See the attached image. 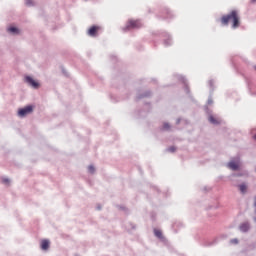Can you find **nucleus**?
I'll use <instances>...</instances> for the list:
<instances>
[{"label":"nucleus","mask_w":256,"mask_h":256,"mask_svg":"<svg viewBox=\"0 0 256 256\" xmlns=\"http://www.w3.org/2000/svg\"><path fill=\"white\" fill-rule=\"evenodd\" d=\"M230 21L232 23V29L241 27V17H239V12H237V10H232L230 13L225 14L220 18V22L223 27H227Z\"/></svg>","instance_id":"nucleus-1"},{"label":"nucleus","mask_w":256,"mask_h":256,"mask_svg":"<svg viewBox=\"0 0 256 256\" xmlns=\"http://www.w3.org/2000/svg\"><path fill=\"white\" fill-rule=\"evenodd\" d=\"M152 35L154 37H160V39H163L164 47H171V45H173V36H171L169 32L158 30V31L152 32Z\"/></svg>","instance_id":"nucleus-2"},{"label":"nucleus","mask_w":256,"mask_h":256,"mask_svg":"<svg viewBox=\"0 0 256 256\" xmlns=\"http://www.w3.org/2000/svg\"><path fill=\"white\" fill-rule=\"evenodd\" d=\"M178 81H180V83H182L183 85V90L186 93V95L188 96L189 99H191V101H195V98L193 97V94L191 93V88L189 87V82L187 81V77H185L184 75H177Z\"/></svg>","instance_id":"nucleus-3"},{"label":"nucleus","mask_w":256,"mask_h":256,"mask_svg":"<svg viewBox=\"0 0 256 256\" xmlns=\"http://www.w3.org/2000/svg\"><path fill=\"white\" fill-rule=\"evenodd\" d=\"M35 111V104H27L22 108H18L17 115L20 119H25L27 115H31Z\"/></svg>","instance_id":"nucleus-4"},{"label":"nucleus","mask_w":256,"mask_h":256,"mask_svg":"<svg viewBox=\"0 0 256 256\" xmlns=\"http://www.w3.org/2000/svg\"><path fill=\"white\" fill-rule=\"evenodd\" d=\"M133 29H141V21L130 19L128 20L126 26L122 28L124 33H127V31H131Z\"/></svg>","instance_id":"nucleus-5"},{"label":"nucleus","mask_w":256,"mask_h":256,"mask_svg":"<svg viewBox=\"0 0 256 256\" xmlns=\"http://www.w3.org/2000/svg\"><path fill=\"white\" fill-rule=\"evenodd\" d=\"M146 110H138L136 111L137 119H145L149 113H151L153 106H151V102H145Z\"/></svg>","instance_id":"nucleus-6"},{"label":"nucleus","mask_w":256,"mask_h":256,"mask_svg":"<svg viewBox=\"0 0 256 256\" xmlns=\"http://www.w3.org/2000/svg\"><path fill=\"white\" fill-rule=\"evenodd\" d=\"M24 81L27 83V85L32 87V89H39V87H41V82H39L37 79H34V77L31 75H26L24 77Z\"/></svg>","instance_id":"nucleus-7"},{"label":"nucleus","mask_w":256,"mask_h":256,"mask_svg":"<svg viewBox=\"0 0 256 256\" xmlns=\"http://www.w3.org/2000/svg\"><path fill=\"white\" fill-rule=\"evenodd\" d=\"M227 165L231 169V171H241V158H232Z\"/></svg>","instance_id":"nucleus-8"},{"label":"nucleus","mask_w":256,"mask_h":256,"mask_svg":"<svg viewBox=\"0 0 256 256\" xmlns=\"http://www.w3.org/2000/svg\"><path fill=\"white\" fill-rule=\"evenodd\" d=\"M100 29L101 26L94 24L88 28L87 35H89V37H97Z\"/></svg>","instance_id":"nucleus-9"},{"label":"nucleus","mask_w":256,"mask_h":256,"mask_svg":"<svg viewBox=\"0 0 256 256\" xmlns=\"http://www.w3.org/2000/svg\"><path fill=\"white\" fill-rule=\"evenodd\" d=\"M153 233L161 243H167V238L163 236V231L161 229L154 228Z\"/></svg>","instance_id":"nucleus-10"},{"label":"nucleus","mask_w":256,"mask_h":256,"mask_svg":"<svg viewBox=\"0 0 256 256\" xmlns=\"http://www.w3.org/2000/svg\"><path fill=\"white\" fill-rule=\"evenodd\" d=\"M162 15H167V16L163 17L161 15H156V17L158 19H164V20L173 19V13H171V10H169V8H164L162 11Z\"/></svg>","instance_id":"nucleus-11"},{"label":"nucleus","mask_w":256,"mask_h":256,"mask_svg":"<svg viewBox=\"0 0 256 256\" xmlns=\"http://www.w3.org/2000/svg\"><path fill=\"white\" fill-rule=\"evenodd\" d=\"M152 95H153V92H151V90H146L145 92L138 94L135 97V101L137 103V102L141 101V99L151 97Z\"/></svg>","instance_id":"nucleus-12"},{"label":"nucleus","mask_w":256,"mask_h":256,"mask_svg":"<svg viewBox=\"0 0 256 256\" xmlns=\"http://www.w3.org/2000/svg\"><path fill=\"white\" fill-rule=\"evenodd\" d=\"M51 247V241L49 239H43L40 242V249L42 251H49Z\"/></svg>","instance_id":"nucleus-13"},{"label":"nucleus","mask_w":256,"mask_h":256,"mask_svg":"<svg viewBox=\"0 0 256 256\" xmlns=\"http://www.w3.org/2000/svg\"><path fill=\"white\" fill-rule=\"evenodd\" d=\"M7 32L10 33V35H19L21 33V29L15 25H10L7 28Z\"/></svg>","instance_id":"nucleus-14"},{"label":"nucleus","mask_w":256,"mask_h":256,"mask_svg":"<svg viewBox=\"0 0 256 256\" xmlns=\"http://www.w3.org/2000/svg\"><path fill=\"white\" fill-rule=\"evenodd\" d=\"M239 229L242 233H249L251 230V224L249 222H243L240 224Z\"/></svg>","instance_id":"nucleus-15"},{"label":"nucleus","mask_w":256,"mask_h":256,"mask_svg":"<svg viewBox=\"0 0 256 256\" xmlns=\"http://www.w3.org/2000/svg\"><path fill=\"white\" fill-rule=\"evenodd\" d=\"M183 227H185V225L181 221H175L172 223V229L174 233H179V229H183Z\"/></svg>","instance_id":"nucleus-16"},{"label":"nucleus","mask_w":256,"mask_h":256,"mask_svg":"<svg viewBox=\"0 0 256 256\" xmlns=\"http://www.w3.org/2000/svg\"><path fill=\"white\" fill-rule=\"evenodd\" d=\"M237 187L238 191H240L242 195H245V193H247V189H249V186H247V183L245 182L238 184Z\"/></svg>","instance_id":"nucleus-17"},{"label":"nucleus","mask_w":256,"mask_h":256,"mask_svg":"<svg viewBox=\"0 0 256 256\" xmlns=\"http://www.w3.org/2000/svg\"><path fill=\"white\" fill-rule=\"evenodd\" d=\"M208 122L210 125H221V121L217 119L213 114L208 116Z\"/></svg>","instance_id":"nucleus-18"},{"label":"nucleus","mask_w":256,"mask_h":256,"mask_svg":"<svg viewBox=\"0 0 256 256\" xmlns=\"http://www.w3.org/2000/svg\"><path fill=\"white\" fill-rule=\"evenodd\" d=\"M232 177H249V171L243 170L241 172L232 173Z\"/></svg>","instance_id":"nucleus-19"},{"label":"nucleus","mask_w":256,"mask_h":256,"mask_svg":"<svg viewBox=\"0 0 256 256\" xmlns=\"http://www.w3.org/2000/svg\"><path fill=\"white\" fill-rule=\"evenodd\" d=\"M208 87L210 88L209 90V94L213 95L214 91H215V80L210 79L208 81Z\"/></svg>","instance_id":"nucleus-20"},{"label":"nucleus","mask_w":256,"mask_h":256,"mask_svg":"<svg viewBox=\"0 0 256 256\" xmlns=\"http://www.w3.org/2000/svg\"><path fill=\"white\" fill-rule=\"evenodd\" d=\"M218 239L217 238H215L213 241H211V242H209V241H204L203 242V247H213V245H217V243H218Z\"/></svg>","instance_id":"nucleus-21"},{"label":"nucleus","mask_w":256,"mask_h":256,"mask_svg":"<svg viewBox=\"0 0 256 256\" xmlns=\"http://www.w3.org/2000/svg\"><path fill=\"white\" fill-rule=\"evenodd\" d=\"M160 131H171V124L169 122H164Z\"/></svg>","instance_id":"nucleus-22"},{"label":"nucleus","mask_w":256,"mask_h":256,"mask_svg":"<svg viewBox=\"0 0 256 256\" xmlns=\"http://www.w3.org/2000/svg\"><path fill=\"white\" fill-rule=\"evenodd\" d=\"M204 111H205L207 117H210V115H213V110H211L209 108V106H207V104L204 105Z\"/></svg>","instance_id":"nucleus-23"},{"label":"nucleus","mask_w":256,"mask_h":256,"mask_svg":"<svg viewBox=\"0 0 256 256\" xmlns=\"http://www.w3.org/2000/svg\"><path fill=\"white\" fill-rule=\"evenodd\" d=\"M118 209L120 211H124L126 215H129V208H127L125 205H118Z\"/></svg>","instance_id":"nucleus-24"},{"label":"nucleus","mask_w":256,"mask_h":256,"mask_svg":"<svg viewBox=\"0 0 256 256\" xmlns=\"http://www.w3.org/2000/svg\"><path fill=\"white\" fill-rule=\"evenodd\" d=\"M121 73H118L117 75H114L113 79H112V87H117L115 86V81H117V78L119 77L120 79H123V76H121Z\"/></svg>","instance_id":"nucleus-25"},{"label":"nucleus","mask_w":256,"mask_h":256,"mask_svg":"<svg viewBox=\"0 0 256 256\" xmlns=\"http://www.w3.org/2000/svg\"><path fill=\"white\" fill-rule=\"evenodd\" d=\"M95 171H96L95 165L90 164V165L88 166V173H90V175H95Z\"/></svg>","instance_id":"nucleus-26"},{"label":"nucleus","mask_w":256,"mask_h":256,"mask_svg":"<svg viewBox=\"0 0 256 256\" xmlns=\"http://www.w3.org/2000/svg\"><path fill=\"white\" fill-rule=\"evenodd\" d=\"M61 73L64 75V77H69V72H67V69H65V66L61 65L60 66Z\"/></svg>","instance_id":"nucleus-27"},{"label":"nucleus","mask_w":256,"mask_h":256,"mask_svg":"<svg viewBox=\"0 0 256 256\" xmlns=\"http://www.w3.org/2000/svg\"><path fill=\"white\" fill-rule=\"evenodd\" d=\"M206 105L207 107H209V105H213V94H209Z\"/></svg>","instance_id":"nucleus-28"},{"label":"nucleus","mask_w":256,"mask_h":256,"mask_svg":"<svg viewBox=\"0 0 256 256\" xmlns=\"http://www.w3.org/2000/svg\"><path fill=\"white\" fill-rule=\"evenodd\" d=\"M25 5L27 7H33V5H35V3L33 2V0H26L25 1Z\"/></svg>","instance_id":"nucleus-29"},{"label":"nucleus","mask_w":256,"mask_h":256,"mask_svg":"<svg viewBox=\"0 0 256 256\" xmlns=\"http://www.w3.org/2000/svg\"><path fill=\"white\" fill-rule=\"evenodd\" d=\"M109 97H110V100L112 101V103H119V99L114 97L112 94H110Z\"/></svg>","instance_id":"nucleus-30"},{"label":"nucleus","mask_w":256,"mask_h":256,"mask_svg":"<svg viewBox=\"0 0 256 256\" xmlns=\"http://www.w3.org/2000/svg\"><path fill=\"white\" fill-rule=\"evenodd\" d=\"M167 151H169V153H175V151H177V148L175 146H170L167 148Z\"/></svg>","instance_id":"nucleus-31"},{"label":"nucleus","mask_w":256,"mask_h":256,"mask_svg":"<svg viewBox=\"0 0 256 256\" xmlns=\"http://www.w3.org/2000/svg\"><path fill=\"white\" fill-rule=\"evenodd\" d=\"M150 219H151V221H157V214H155V212H152L150 214Z\"/></svg>","instance_id":"nucleus-32"},{"label":"nucleus","mask_w":256,"mask_h":256,"mask_svg":"<svg viewBox=\"0 0 256 256\" xmlns=\"http://www.w3.org/2000/svg\"><path fill=\"white\" fill-rule=\"evenodd\" d=\"M151 189H154V191H157L158 194H161V189L155 185H150Z\"/></svg>","instance_id":"nucleus-33"},{"label":"nucleus","mask_w":256,"mask_h":256,"mask_svg":"<svg viewBox=\"0 0 256 256\" xmlns=\"http://www.w3.org/2000/svg\"><path fill=\"white\" fill-rule=\"evenodd\" d=\"M211 209H219V205H209L207 211H211Z\"/></svg>","instance_id":"nucleus-34"},{"label":"nucleus","mask_w":256,"mask_h":256,"mask_svg":"<svg viewBox=\"0 0 256 256\" xmlns=\"http://www.w3.org/2000/svg\"><path fill=\"white\" fill-rule=\"evenodd\" d=\"M230 243L232 245H239V240L237 238H233V239L230 240Z\"/></svg>","instance_id":"nucleus-35"},{"label":"nucleus","mask_w":256,"mask_h":256,"mask_svg":"<svg viewBox=\"0 0 256 256\" xmlns=\"http://www.w3.org/2000/svg\"><path fill=\"white\" fill-rule=\"evenodd\" d=\"M2 183H4V185H9L11 183V180L9 178H3Z\"/></svg>","instance_id":"nucleus-36"},{"label":"nucleus","mask_w":256,"mask_h":256,"mask_svg":"<svg viewBox=\"0 0 256 256\" xmlns=\"http://www.w3.org/2000/svg\"><path fill=\"white\" fill-rule=\"evenodd\" d=\"M129 227H131L132 231H135L137 229V225H135L133 222H128Z\"/></svg>","instance_id":"nucleus-37"},{"label":"nucleus","mask_w":256,"mask_h":256,"mask_svg":"<svg viewBox=\"0 0 256 256\" xmlns=\"http://www.w3.org/2000/svg\"><path fill=\"white\" fill-rule=\"evenodd\" d=\"M202 191H203L204 193H209V191H211V187L204 186L203 189H202Z\"/></svg>","instance_id":"nucleus-38"},{"label":"nucleus","mask_w":256,"mask_h":256,"mask_svg":"<svg viewBox=\"0 0 256 256\" xmlns=\"http://www.w3.org/2000/svg\"><path fill=\"white\" fill-rule=\"evenodd\" d=\"M110 59H111V61H114V62L118 61L117 56H115V55H111Z\"/></svg>","instance_id":"nucleus-39"},{"label":"nucleus","mask_w":256,"mask_h":256,"mask_svg":"<svg viewBox=\"0 0 256 256\" xmlns=\"http://www.w3.org/2000/svg\"><path fill=\"white\" fill-rule=\"evenodd\" d=\"M137 169H138L140 175H143V168H141V166H137Z\"/></svg>","instance_id":"nucleus-40"},{"label":"nucleus","mask_w":256,"mask_h":256,"mask_svg":"<svg viewBox=\"0 0 256 256\" xmlns=\"http://www.w3.org/2000/svg\"><path fill=\"white\" fill-rule=\"evenodd\" d=\"M101 209H103V207L101 206V204H97V206H96V211H101Z\"/></svg>","instance_id":"nucleus-41"},{"label":"nucleus","mask_w":256,"mask_h":256,"mask_svg":"<svg viewBox=\"0 0 256 256\" xmlns=\"http://www.w3.org/2000/svg\"><path fill=\"white\" fill-rule=\"evenodd\" d=\"M254 207H255V214H256V196H255V201H254ZM253 220L256 222V216H254Z\"/></svg>","instance_id":"nucleus-42"},{"label":"nucleus","mask_w":256,"mask_h":256,"mask_svg":"<svg viewBox=\"0 0 256 256\" xmlns=\"http://www.w3.org/2000/svg\"><path fill=\"white\" fill-rule=\"evenodd\" d=\"M181 124V118H177L176 119V125H180Z\"/></svg>","instance_id":"nucleus-43"},{"label":"nucleus","mask_w":256,"mask_h":256,"mask_svg":"<svg viewBox=\"0 0 256 256\" xmlns=\"http://www.w3.org/2000/svg\"><path fill=\"white\" fill-rule=\"evenodd\" d=\"M148 13H153V11L151 10V8L148 9Z\"/></svg>","instance_id":"nucleus-44"},{"label":"nucleus","mask_w":256,"mask_h":256,"mask_svg":"<svg viewBox=\"0 0 256 256\" xmlns=\"http://www.w3.org/2000/svg\"><path fill=\"white\" fill-rule=\"evenodd\" d=\"M253 139L254 141H256V133L253 135Z\"/></svg>","instance_id":"nucleus-45"},{"label":"nucleus","mask_w":256,"mask_h":256,"mask_svg":"<svg viewBox=\"0 0 256 256\" xmlns=\"http://www.w3.org/2000/svg\"><path fill=\"white\" fill-rule=\"evenodd\" d=\"M186 125H189V120H185Z\"/></svg>","instance_id":"nucleus-46"},{"label":"nucleus","mask_w":256,"mask_h":256,"mask_svg":"<svg viewBox=\"0 0 256 256\" xmlns=\"http://www.w3.org/2000/svg\"><path fill=\"white\" fill-rule=\"evenodd\" d=\"M251 3H256V0H251Z\"/></svg>","instance_id":"nucleus-47"},{"label":"nucleus","mask_w":256,"mask_h":256,"mask_svg":"<svg viewBox=\"0 0 256 256\" xmlns=\"http://www.w3.org/2000/svg\"><path fill=\"white\" fill-rule=\"evenodd\" d=\"M129 95H131V94H128V95L126 96V99H129Z\"/></svg>","instance_id":"nucleus-48"},{"label":"nucleus","mask_w":256,"mask_h":256,"mask_svg":"<svg viewBox=\"0 0 256 256\" xmlns=\"http://www.w3.org/2000/svg\"><path fill=\"white\" fill-rule=\"evenodd\" d=\"M74 256H80L79 254H74Z\"/></svg>","instance_id":"nucleus-49"}]
</instances>
